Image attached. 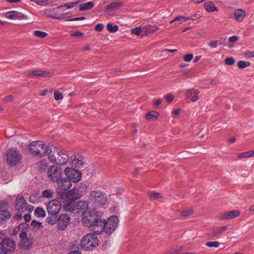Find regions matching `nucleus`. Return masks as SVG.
Here are the masks:
<instances>
[{
	"label": "nucleus",
	"instance_id": "nucleus-40",
	"mask_svg": "<svg viewBox=\"0 0 254 254\" xmlns=\"http://www.w3.org/2000/svg\"><path fill=\"white\" fill-rule=\"evenodd\" d=\"M34 35L37 37L43 38L46 37L48 35V34L45 32L36 30L34 31Z\"/></svg>",
	"mask_w": 254,
	"mask_h": 254
},
{
	"label": "nucleus",
	"instance_id": "nucleus-47",
	"mask_svg": "<svg viewBox=\"0 0 254 254\" xmlns=\"http://www.w3.org/2000/svg\"><path fill=\"white\" fill-rule=\"evenodd\" d=\"M206 246L209 247H215L217 248L219 246V243L218 242H208L206 243Z\"/></svg>",
	"mask_w": 254,
	"mask_h": 254
},
{
	"label": "nucleus",
	"instance_id": "nucleus-31",
	"mask_svg": "<svg viewBox=\"0 0 254 254\" xmlns=\"http://www.w3.org/2000/svg\"><path fill=\"white\" fill-rule=\"evenodd\" d=\"M46 221L49 224L54 225L58 223V218L55 214H51V216L47 217Z\"/></svg>",
	"mask_w": 254,
	"mask_h": 254
},
{
	"label": "nucleus",
	"instance_id": "nucleus-63",
	"mask_svg": "<svg viewBox=\"0 0 254 254\" xmlns=\"http://www.w3.org/2000/svg\"><path fill=\"white\" fill-rule=\"evenodd\" d=\"M183 75L187 76H189V77H191V76H193L194 73L192 72L191 71H188V72H186L184 73Z\"/></svg>",
	"mask_w": 254,
	"mask_h": 254
},
{
	"label": "nucleus",
	"instance_id": "nucleus-17",
	"mask_svg": "<svg viewBox=\"0 0 254 254\" xmlns=\"http://www.w3.org/2000/svg\"><path fill=\"white\" fill-rule=\"evenodd\" d=\"M240 211L237 210H233L221 213L220 216L221 220L231 219L239 216Z\"/></svg>",
	"mask_w": 254,
	"mask_h": 254
},
{
	"label": "nucleus",
	"instance_id": "nucleus-51",
	"mask_svg": "<svg viewBox=\"0 0 254 254\" xmlns=\"http://www.w3.org/2000/svg\"><path fill=\"white\" fill-rule=\"evenodd\" d=\"M193 57V55L192 54H189L184 56V60L185 62H190V61Z\"/></svg>",
	"mask_w": 254,
	"mask_h": 254
},
{
	"label": "nucleus",
	"instance_id": "nucleus-41",
	"mask_svg": "<svg viewBox=\"0 0 254 254\" xmlns=\"http://www.w3.org/2000/svg\"><path fill=\"white\" fill-rule=\"evenodd\" d=\"M250 64L251 63L249 62H247L244 61H240L238 63V67L241 69L244 68L247 66H250Z\"/></svg>",
	"mask_w": 254,
	"mask_h": 254
},
{
	"label": "nucleus",
	"instance_id": "nucleus-53",
	"mask_svg": "<svg viewBox=\"0 0 254 254\" xmlns=\"http://www.w3.org/2000/svg\"><path fill=\"white\" fill-rule=\"evenodd\" d=\"M200 17V16L199 14H195L194 15H193L192 16L187 17V20H195L199 19Z\"/></svg>",
	"mask_w": 254,
	"mask_h": 254
},
{
	"label": "nucleus",
	"instance_id": "nucleus-58",
	"mask_svg": "<svg viewBox=\"0 0 254 254\" xmlns=\"http://www.w3.org/2000/svg\"><path fill=\"white\" fill-rule=\"evenodd\" d=\"M85 19V17L84 16H82V17H76V18H72V19H69L68 20H67L68 21H78V20H84Z\"/></svg>",
	"mask_w": 254,
	"mask_h": 254
},
{
	"label": "nucleus",
	"instance_id": "nucleus-7",
	"mask_svg": "<svg viewBox=\"0 0 254 254\" xmlns=\"http://www.w3.org/2000/svg\"><path fill=\"white\" fill-rule=\"evenodd\" d=\"M47 177L50 181L53 183L59 182L60 181L63 174L61 168L56 166H51L47 171Z\"/></svg>",
	"mask_w": 254,
	"mask_h": 254
},
{
	"label": "nucleus",
	"instance_id": "nucleus-45",
	"mask_svg": "<svg viewBox=\"0 0 254 254\" xmlns=\"http://www.w3.org/2000/svg\"><path fill=\"white\" fill-rule=\"evenodd\" d=\"M149 197L152 198L158 199L162 198L161 194L160 193L153 191L149 193Z\"/></svg>",
	"mask_w": 254,
	"mask_h": 254
},
{
	"label": "nucleus",
	"instance_id": "nucleus-36",
	"mask_svg": "<svg viewBox=\"0 0 254 254\" xmlns=\"http://www.w3.org/2000/svg\"><path fill=\"white\" fill-rule=\"evenodd\" d=\"M107 28L110 32L115 33L118 30L119 27L117 25L113 26L112 23H109L107 25Z\"/></svg>",
	"mask_w": 254,
	"mask_h": 254
},
{
	"label": "nucleus",
	"instance_id": "nucleus-52",
	"mask_svg": "<svg viewBox=\"0 0 254 254\" xmlns=\"http://www.w3.org/2000/svg\"><path fill=\"white\" fill-rule=\"evenodd\" d=\"M218 41L217 40H212L209 43L208 45L212 48H216L218 46Z\"/></svg>",
	"mask_w": 254,
	"mask_h": 254
},
{
	"label": "nucleus",
	"instance_id": "nucleus-13",
	"mask_svg": "<svg viewBox=\"0 0 254 254\" xmlns=\"http://www.w3.org/2000/svg\"><path fill=\"white\" fill-rule=\"evenodd\" d=\"M28 205L23 197H17L15 200V208L19 213H22L27 209Z\"/></svg>",
	"mask_w": 254,
	"mask_h": 254
},
{
	"label": "nucleus",
	"instance_id": "nucleus-8",
	"mask_svg": "<svg viewBox=\"0 0 254 254\" xmlns=\"http://www.w3.org/2000/svg\"><path fill=\"white\" fill-rule=\"evenodd\" d=\"M119 220V218L117 216H112L108 219L106 222L103 221L104 226L102 227V232L103 230L108 234L113 232L118 225Z\"/></svg>",
	"mask_w": 254,
	"mask_h": 254
},
{
	"label": "nucleus",
	"instance_id": "nucleus-20",
	"mask_svg": "<svg viewBox=\"0 0 254 254\" xmlns=\"http://www.w3.org/2000/svg\"><path fill=\"white\" fill-rule=\"evenodd\" d=\"M199 91L194 89H188L186 90V96L188 98H190L192 102H195L199 99Z\"/></svg>",
	"mask_w": 254,
	"mask_h": 254
},
{
	"label": "nucleus",
	"instance_id": "nucleus-14",
	"mask_svg": "<svg viewBox=\"0 0 254 254\" xmlns=\"http://www.w3.org/2000/svg\"><path fill=\"white\" fill-rule=\"evenodd\" d=\"M15 243L14 241L7 238H5L3 240V242L1 244V249L6 252H12L15 250Z\"/></svg>",
	"mask_w": 254,
	"mask_h": 254
},
{
	"label": "nucleus",
	"instance_id": "nucleus-55",
	"mask_svg": "<svg viewBox=\"0 0 254 254\" xmlns=\"http://www.w3.org/2000/svg\"><path fill=\"white\" fill-rule=\"evenodd\" d=\"M48 4V0H39L38 1V4L42 6H45Z\"/></svg>",
	"mask_w": 254,
	"mask_h": 254
},
{
	"label": "nucleus",
	"instance_id": "nucleus-2",
	"mask_svg": "<svg viewBox=\"0 0 254 254\" xmlns=\"http://www.w3.org/2000/svg\"><path fill=\"white\" fill-rule=\"evenodd\" d=\"M48 157L52 162L60 165L65 164L68 160V154L67 152L61 148H50Z\"/></svg>",
	"mask_w": 254,
	"mask_h": 254
},
{
	"label": "nucleus",
	"instance_id": "nucleus-5",
	"mask_svg": "<svg viewBox=\"0 0 254 254\" xmlns=\"http://www.w3.org/2000/svg\"><path fill=\"white\" fill-rule=\"evenodd\" d=\"M98 245L97 237L93 234H88L81 241V247L86 251H91Z\"/></svg>",
	"mask_w": 254,
	"mask_h": 254
},
{
	"label": "nucleus",
	"instance_id": "nucleus-38",
	"mask_svg": "<svg viewBox=\"0 0 254 254\" xmlns=\"http://www.w3.org/2000/svg\"><path fill=\"white\" fill-rule=\"evenodd\" d=\"M187 21V17H185L183 16H177L174 19L171 21L170 23L172 24L175 21H179L180 23H182V22H186Z\"/></svg>",
	"mask_w": 254,
	"mask_h": 254
},
{
	"label": "nucleus",
	"instance_id": "nucleus-23",
	"mask_svg": "<svg viewBox=\"0 0 254 254\" xmlns=\"http://www.w3.org/2000/svg\"><path fill=\"white\" fill-rule=\"evenodd\" d=\"M83 156L77 154L73 156L72 159L71 163L76 168H80L83 164Z\"/></svg>",
	"mask_w": 254,
	"mask_h": 254
},
{
	"label": "nucleus",
	"instance_id": "nucleus-19",
	"mask_svg": "<svg viewBox=\"0 0 254 254\" xmlns=\"http://www.w3.org/2000/svg\"><path fill=\"white\" fill-rule=\"evenodd\" d=\"M88 203L85 201H80L77 202L76 210L75 213H78L81 215H84L88 209Z\"/></svg>",
	"mask_w": 254,
	"mask_h": 254
},
{
	"label": "nucleus",
	"instance_id": "nucleus-34",
	"mask_svg": "<svg viewBox=\"0 0 254 254\" xmlns=\"http://www.w3.org/2000/svg\"><path fill=\"white\" fill-rule=\"evenodd\" d=\"M159 116V113L155 111H150L146 114L145 117L147 120L157 119Z\"/></svg>",
	"mask_w": 254,
	"mask_h": 254
},
{
	"label": "nucleus",
	"instance_id": "nucleus-59",
	"mask_svg": "<svg viewBox=\"0 0 254 254\" xmlns=\"http://www.w3.org/2000/svg\"><path fill=\"white\" fill-rule=\"evenodd\" d=\"M178 253V251L177 250H174L173 251H168L166 252L165 254H177Z\"/></svg>",
	"mask_w": 254,
	"mask_h": 254
},
{
	"label": "nucleus",
	"instance_id": "nucleus-29",
	"mask_svg": "<svg viewBox=\"0 0 254 254\" xmlns=\"http://www.w3.org/2000/svg\"><path fill=\"white\" fill-rule=\"evenodd\" d=\"M227 229V227L226 226H224L221 227H218V228H214L212 230L211 235L212 237H216V236L222 234L223 232L225 231Z\"/></svg>",
	"mask_w": 254,
	"mask_h": 254
},
{
	"label": "nucleus",
	"instance_id": "nucleus-26",
	"mask_svg": "<svg viewBox=\"0 0 254 254\" xmlns=\"http://www.w3.org/2000/svg\"><path fill=\"white\" fill-rule=\"evenodd\" d=\"M204 7L206 11L212 12L217 11L218 8L214 5L213 1H207L204 4Z\"/></svg>",
	"mask_w": 254,
	"mask_h": 254
},
{
	"label": "nucleus",
	"instance_id": "nucleus-46",
	"mask_svg": "<svg viewBox=\"0 0 254 254\" xmlns=\"http://www.w3.org/2000/svg\"><path fill=\"white\" fill-rule=\"evenodd\" d=\"M54 98L56 100H61L63 98V94L57 90L54 92Z\"/></svg>",
	"mask_w": 254,
	"mask_h": 254
},
{
	"label": "nucleus",
	"instance_id": "nucleus-42",
	"mask_svg": "<svg viewBox=\"0 0 254 254\" xmlns=\"http://www.w3.org/2000/svg\"><path fill=\"white\" fill-rule=\"evenodd\" d=\"M8 205L7 201L5 200L0 201V211L1 210H5L8 209Z\"/></svg>",
	"mask_w": 254,
	"mask_h": 254
},
{
	"label": "nucleus",
	"instance_id": "nucleus-48",
	"mask_svg": "<svg viewBox=\"0 0 254 254\" xmlns=\"http://www.w3.org/2000/svg\"><path fill=\"white\" fill-rule=\"evenodd\" d=\"M166 100L168 102H171L174 99V96L172 93H168L165 97Z\"/></svg>",
	"mask_w": 254,
	"mask_h": 254
},
{
	"label": "nucleus",
	"instance_id": "nucleus-43",
	"mask_svg": "<svg viewBox=\"0 0 254 254\" xmlns=\"http://www.w3.org/2000/svg\"><path fill=\"white\" fill-rule=\"evenodd\" d=\"M80 2V1H76L71 2H68L65 3L64 6V7H66L67 9L71 8L76 5L77 4H78Z\"/></svg>",
	"mask_w": 254,
	"mask_h": 254
},
{
	"label": "nucleus",
	"instance_id": "nucleus-60",
	"mask_svg": "<svg viewBox=\"0 0 254 254\" xmlns=\"http://www.w3.org/2000/svg\"><path fill=\"white\" fill-rule=\"evenodd\" d=\"M246 55L249 58L254 57V51L248 52L246 53Z\"/></svg>",
	"mask_w": 254,
	"mask_h": 254
},
{
	"label": "nucleus",
	"instance_id": "nucleus-39",
	"mask_svg": "<svg viewBox=\"0 0 254 254\" xmlns=\"http://www.w3.org/2000/svg\"><path fill=\"white\" fill-rule=\"evenodd\" d=\"M194 212V210L192 208H188L182 212L181 216L187 217L192 215Z\"/></svg>",
	"mask_w": 254,
	"mask_h": 254
},
{
	"label": "nucleus",
	"instance_id": "nucleus-61",
	"mask_svg": "<svg viewBox=\"0 0 254 254\" xmlns=\"http://www.w3.org/2000/svg\"><path fill=\"white\" fill-rule=\"evenodd\" d=\"M23 217L25 222H28L31 220V216L29 214L24 215Z\"/></svg>",
	"mask_w": 254,
	"mask_h": 254
},
{
	"label": "nucleus",
	"instance_id": "nucleus-1",
	"mask_svg": "<svg viewBox=\"0 0 254 254\" xmlns=\"http://www.w3.org/2000/svg\"><path fill=\"white\" fill-rule=\"evenodd\" d=\"M82 221L84 225L91 228L96 234L99 235L102 233L104 221L98 217L96 212L94 211L88 212L82 219Z\"/></svg>",
	"mask_w": 254,
	"mask_h": 254
},
{
	"label": "nucleus",
	"instance_id": "nucleus-50",
	"mask_svg": "<svg viewBox=\"0 0 254 254\" xmlns=\"http://www.w3.org/2000/svg\"><path fill=\"white\" fill-rule=\"evenodd\" d=\"M31 226L33 228H40L42 226V223L36 220H32L31 223Z\"/></svg>",
	"mask_w": 254,
	"mask_h": 254
},
{
	"label": "nucleus",
	"instance_id": "nucleus-57",
	"mask_svg": "<svg viewBox=\"0 0 254 254\" xmlns=\"http://www.w3.org/2000/svg\"><path fill=\"white\" fill-rule=\"evenodd\" d=\"M83 33L79 31H77L75 33H72L71 35L72 37H81L83 35Z\"/></svg>",
	"mask_w": 254,
	"mask_h": 254
},
{
	"label": "nucleus",
	"instance_id": "nucleus-6",
	"mask_svg": "<svg viewBox=\"0 0 254 254\" xmlns=\"http://www.w3.org/2000/svg\"><path fill=\"white\" fill-rule=\"evenodd\" d=\"M6 159L7 164L10 166L16 165L21 159V155L19 151L16 149L11 148L8 150Z\"/></svg>",
	"mask_w": 254,
	"mask_h": 254
},
{
	"label": "nucleus",
	"instance_id": "nucleus-24",
	"mask_svg": "<svg viewBox=\"0 0 254 254\" xmlns=\"http://www.w3.org/2000/svg\"><path fill=\"white\" fill-rule=\"evenodd\" d=\"M234 16L237 21L241 22L245 18L246 13L244 10L241 9H238L235 11Z\"/></svg>",
	"mask_w": 254,
	"mask_h": 254
},
{
	"label": "nucleus",
	"instance_id": "nucleus-25",
	"mask_svg": "<svg viewBox=\"0 0 254 254\" xmlns=\"http://www.w3.org/2000/svg\"><path fill=\"white\" fill-rule=\"evenodd\" d=\"M76 204L77 202L71 200L69 202H66L64 205V207L65 210L67 211L74 212L76 210Z\"/></svg>",
	"mask_w": 254,
	"mask_h": 254
},
{
	"label": "nucleus",
	"instance_id": "nucleus-16",
	"mask_svg": "<svg viewBox=\"0 0 254 254\" xmlns=\"http://www.w3.org/2000/svg\"><path fill=\"white\" fill-rule=\"evenodd\" d=\"M28 75L32 77H52L53 75V73L48 71L34 70L30 71Z\"/></svg>",
	"mask_w": 254,
	"mask_h": 254
},
{
	"label": "nucleus",
	"instance_id": "nucleus-12",
	"mask_svg": "<svg viewBox=\"0 0 254 254\" xmlns=\"http://www.w3.org/2000/svg\"><path fill=\"white\" fill-rule=\"evenodd\" d=\"M61 203L57 200H52L49 202L47 207L49 214L56 215L61 210Z\"/></svg>",
	"mask_w": 254,
	"mask_h": 254
},
{
	"label": "nucleus",
	"instance_id": "nucleus-64",
	"mask_svg": "<svg viewBox=\"0 0 254 254\" xmlns=\"http://www.w3.org/2000/svg\"><path fill=\"white\" fill-rule=\"evenodd\" d=\"M28 225L25 223H22L19 225V228L20 229L24 228H27L28 227Z\"/></svg>",
	"mask_w": 254,
	"mask_h": 254
},
{
	"label": "nucleus",
	"instance_id": "nucleus-44",
	"mask_svg": "<svg viewBox=\"0 0 254 254\" xmlns=\"http://www.w3.org/2000/svg\"><path fill=\"white\" fill-rule=\"evenodd\" d=\"M238 40V37L237 36L230 37L228 39V42L229 43V47H232L233 46L234 43L236 42Z\"/></svg>",
	"mask_w": 254,
	"mask_h": 254
},
{
	"label": "nucleus",
	"instance_id": "nucleus-35",
	"mask_svg": "<svg viewBox=\"0 0 254 254\" xmlns=\"http://www.w3.org/2000/svg\"><path fill=\"white\" fill-rule=\"evenodd\" d=\"M34 213L39 217H43L45 216V211L41 207H37L35 209Z\"/></svg>",
	"mask_w": 254,
	"mask_h": 254
},
{
	"label": "nucleus",
	"instance_id": "nucleus-21",
	"mask_svg": "<svg viewBox=\"0 0 254 254\" xmlns=\"http://www.w3.org/2000/svg\"><path fill=\"white\" fill-rule=\"evenodd\" d=\"M57 183L59 185V189L64 191L68 190L71 186V182L67 178L63 179L62 178H61L60 181Z\"/></svg>",
	"mask_w": 254,
	"mask_h": 254
},
{
	"label": "nucleus",
	"instance_id": "nucleus-62",
	"mask_svg": "<svg viewBox=\"0 0 254 254\" xmlns=\"http://www.w3.org/2000/svg\"><path fill=\"white\" fill-rule=\"evenodd\" d=\"M4 234L2 232H0V245L2 244L3 240H4Z\"/></svg>",
	"mask_w": 254,
	"mask_h": 254
},
{
	"label": "nucleus",
	"instance_id": "nucleus-54",
	"mask_svg": "<svg viewBox=\"0 0 254 254\" xmlns=\"http://www.w3.org/2000/svg\"><path fill=\"white\" fill-rule=\"evenodd\" d=\"M238 157L241 158L250 157L249 151L243 152L238 155Z\"/></svg>",
	"mask_w": 254,
	"mask_h": 254
},
{
	"label": "nucleus",
	"instance_id": "nucleus-32",
	"mask_svg": "<svg viewBox=\"0 0 254 254\" xmlns=\"http://www.w3.org/2000/svg\"><path fill=\"white\" fill-rule=\"evenodd\" d=\"M54 191L53 190L47 189L42 192V195L43 197L52 198L54 196Z\"/></svg>",
	"mask_w": 254,
	"mask_h": 254
},
{
	"label": "nucleus",
	"instance_id": "nucleus-15",
	"mask_svg": "<svg viewBox=\"0 0 254 254\" xmlns=\"http://www.w3.org/2000/svg\"><path fill=\"white\" fill-rule=\"evenodd\" d=\"M124 3L121 1H114L108 4L105 9V11L109 14H112V13L119 9L123 6Z\"/></svg>",
	"mask_w": 254,
	"mask_h": 254
},
{
	"label": "nucleus",
	"instance_id": "nucleus-9",
	"mask_svg": "<svg viewBox=\"0 0 254 254\" xmlns=\"http://www.w3.org/2000/svg\"><path fill=\"white\" fill-rule=\"evenodd\" d=\"M64 6H59L57 8H50L46 9L43 12V15L55 19L62 20L66 17L67 13H60L58 10L63 8Z\"/></svg>",
	"mask_w": 254,
	"mask_h": 254
},
{
	"label": "nucleus",
	"instance_id": "nucleus-18",
	"mask_svg": "<svg viewBox=\"0 0 254 254\" xmlns=\"http://www.w3.org/2000/svg\"><path fill=\"white\" fill-rule=\"evenodd\" d=\"M5 17L10 19H26L27 16L16 11H10L5 13Z\"/></svg>",
	"mask_w": 254,
	"mask_h": 254
},
{
	"label": "nucleus",
	"instance_id": "nucleus-27",
	"mask_svg": "<svg viewBox=\"0 0 254 254\" xmlns=\"http://www.w3.org/2000/svg\"><path fill=\"white\" fill-rule=\"evenodd\" d=\"M79 192V191L78 189L73 188V189L67 192V195H68L69 197V198L75 200L80 198V195Z\"/></svg>",
	"mask_w": 254,
	"mask_h": 254
},
{
	"label": "nucleus",
	"instance_id": "nucleus-3",
	"mask_svg": "<svg viewBox=\"0 0 254 254\" xmlns=\"http://www.w3.org/2000/svg\"><path fill=\"white\" fill-rule=\"evenodd\" d=\"M28 149L33 156L43 157L46 154L48 155L50 148L41 141H32L28 146Z\"/></svg>",
	"mask_w": 254,
	"mask_h": 254
},
{
	"label": "nucleus",
	"instance_id": "nucleus-11",
	"mask_svg": "<svg viewBox=\"0 0 254 254\" xmlns=\"http://www.w3.org/2000/svg\"><path fill=\"white\" fill-rule=\"evenodd\" d=\"M70 217L66 214H62L58 217L57 228L58 230H64L69 224Z\"/></svg>",
	"mask_w": 254,
	"mask_h": 254
},
{
	"label": "nucleus",
	"instance_id": "nucleus-49",
	"mask_svg": "<svg viewBox=\"0 0 254 254\" xmlns=\"http://www.w3.org/2000/svg\"><path fill=\"white\" fill-rule=\"evenodd\" d=\"M235 59L232 57L227 58L225 60V64L229 65L233 64L235 63Z\"/></svg>",
	"mask_w": 254,
	"mask_h": 254
},
{
	"label": "nucleus",
	"instance_id": "nucleus-28",
	"mask_svg": "<svg viewBox=\"0 0 254 254\" xmlns=\"http://www.w3.org/2000/svg\"><path fill=\"white\" fill-rule=\"evenodd\" d=\"M27 234L26 232H21L19 234V237L21 239V245L25 249H28L29 247V244L25 245V242H29V240L27 239Z\"/></svg>",
	"mask_w": 254,
	"mask_h": 254
},
{
	"label": "nucleus",
	"instance_id": "nucleus-30",
	"mask_svg": "<svg viewBox=\"0 0 254 254\" xmlns=\"http://www.w3.org/2000/svg\"><path fill=\"white\" fill-rule=\"evenodd\" d=\"M94 5V2L89 1L86 3H81L79 5V10L84 11L91 9Z\"/></svg>",
	"mask_w": 254,
	"mask_h": 254
},
{
	"label": "nucleus",
	"instance_id": "nucleus-4",
	"mask_svg": "<svg viewBox=\"0 0 254 254\" xmlns=\"http://www.w3.org/2000/svg\"><path fill=\"white\" fill-rule=\"evenodd\" d=\"M88 198L99 206L107 204L108 201L106 193L99 190L91 191L88 195Z\"/></svg>",
	"mask_w": 254,
	"mask_h": 254
},
{
	"label": "nucleus",
	"instance_id": "nucleus-37",
	"mask_svg": "<svg viewBox=\"0 0 254 254\" xmlns=\"http://www.w3.org/2000/svg\"><path fill=\"white\" fill-rule=\"evenodd\" d=\"M141 32L143 33V26L136 27L131 29V34L136 36L140 35Z\"/></svg>",
	"mask_w": 254,
	"mask_h": 254
},
{
	"label": "nucleus",
	"instance_id": "nucleus-56",
	"mask_svg": "<svg viewBox=\"0 0 254 254\" xmlns=\"http://www.w3.org/2000/svg\"><path fill=\"white\" fill-rule=\"evenodd\" d=\"M103 28H104V25L102 24H98L96 25L95 27V29L97 31H99V32L102 31Z\"/></svg>",
	"mask_w": 254,
	"mask_h": 254
},
{
	"label": "nucleus",
	"instance_id": "nucleus-10",
	"mask_svg": "<svg viewBox=\"0 0 254 254\" xmlns=\"http://www.w3.org/2000/svg\"><path fill=\"white\" fill-rule=\"evenodd\" d=\"M64 174L70 181L78 182L81 179V174L79 171L66 167L64 169Z\"/></svg>",
	"mask_w": 254,
	"mask_h": 254
},
{
	"label": "nucleus",
	"instance_id": "nucleus-22",
	"mask_svg": "<svg viewBox=\"0 0 254 254\" xmlns=\"http://www.w3.org/2000/svg\"><path fill=\"white\" fill-rule=\"evenodd\" d=\"M159 29V27L156 25H145L143 26V33L144 34H151L155 32Z\"/></svg>",
	"mask_w": 254,
	"mask_h": 254
},
{
	"label": "nucleus",
	"instance_id": "nucleus-33",
	"mask_svg": "<svg viewBox=\"0 0 254 254\" xmlns=\"http://www.w3.org/2000/svg\"><path fill=\"white\" fill-rule=\"evenodd\" d=\"M11 217V214L9 211L7 210H1L0 211V219L2 220H6L10 218Z\"/></svg>",
	"mask_w": 254,
	"mask_h": 254
}]
</instances>
